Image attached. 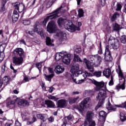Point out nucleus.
<instances>
[{"label": "nucleus", "mask_w": 126, "mask_h": 126, "mask_svg": "<svg viewBox=\"0 0 126 126\" xmlns=\"http://www.w3.org/2000/svg\"><path fill=\"white\" fill-rule=\"evenodd\" d=\"M92 82L93 84L95 86L94 88V90L95 91H99L100 90L99 93H98V96L96 97L97 99L99 100V102L95 107V111H97L99 108L101 107L102 105H103L105 102V99L107 98V89L105 87V90L103 89H101L103 88L104 86H105V83L104 82H97L95 80H92Z\"/></svg>", "instance_id": "1"}, {"label": "nucleus", "mask_w": 126, "mask_h": 126, "mask_svg": "<svg viewBox=\"0 0 126 126\" xmlns=\"http://www.w3.org/2000/svg\"><path fill=\"white\" fill-rule=\"evenodd\" d=\"M14 55H17L19 56H14L12 57V63L16 65V66H19L22 65L24 59L23 56H24V51L21 48H16L14 50Z\"/></svg>", "instance_id": "2"}, {"label": "nucleus", "mask_w": 126, "mask_h": 126, "mask_svg": "<svg viewBox=\"0 0 126 126\" xmlns=\"http://www.w3.org/2000/svg\"><path fill=\"white\" fill-rule=\"evenodd\" d=\"M59 26L63 27V26H64L68 31L69 32H74L76 30L79 31L80 28L77 27L73 23L71 22V21H68L66 19H63L62 18H60L57 21Z\"/></svg>", "instance_id": "3"}, {"label": "nucleus", "mask_w": 126, "mask_h": 126, "mask_svg": "<svg viewBox=\"0 0 126 126\" xmlns=\"http://www.w3.org/2000/svg\"><path fill=\"white\" fill-rule=\"evenodd\" d=\"M62 8H64V11H66V10L68 9L67 8V4L63 2L60 8L57 9L53 12L49 14L48 16L44 19L42 23L44 27L46 26V24H47V23L49 21V19H56V18H58L59 17V13L61 12V9H62Z\"/></svg>", "instance_id": "4"}, {"label": "nucleus", "mask_w": 126, "mask_h": 126, "mask_svg": "<svg viewBox=\"0 0 126 126\" xmlns=\"http://www.w3.org/2000/svg\"><path fill=\"white\" fill-rule=\"evenodd\" d=\"M70 71L74 75V76H76V77L80 73L81 76H83L84 79H86L87 76H92L91 73H89L87 71L80 73L79 72V64H74L71 68Z\"/></svg>", "instance_id": "5"}, {"label": "nucleus", "mask_w": 126, "mask_h": 126, "mask_svg": "<svg viewBox=\"0 0 126 126\" xmlns=\"http://www.w3.org/2000/svg\"><path fill=\"white\" fill-rule=\"evenodd\" d=\"M117 72L118 73L119 77V84L116 86V90H120V89H122V90H125L126 89V87L125 86V83L126 82V79L124 77V74L121 69V66H118V69L117 70Z\"/></svg>", "instance_id": "6"}, {"label": "nucleus", "mask_w": 126, "mask_h": 126, "mask_svg": "<svg viewBox=\"0 0 126 126\" xmlns=\"http://www.w3.org/2000/svg\"><path fill=\"white\" fill-rule=\"evenodd\" d=\"M35 32H36L37 34L41 36L42 39H44L45 34H44V31L42 28H41V26L39 25V22H36L34 26V30L33 31H28L27 32L28 34L31 35V36H35Z\"/></svg>", "instance_id": "7"}, {"label": "nucleus", "mask_w": 126, "mask_h": 126, "mask_svg": "<svg viewBox=\"0 0 126 126\" xmlns=\"http://www.w3.org/2000/svg\"><path fill=\"white\" fill-rule=\"evenodd\" d=\"M94 117V113L92 111H89L87 113L86 120L84 123V126H95L96 123L92 119Z\"/></svg>", "instance_id": "8"}, {"label": "nucleus", "mask_w": 126, "mask_h": 126, "mask_svg": "<svg viewBox=\"0 0 126 126\" xmlns=\"http://www.w3.org/2000/svg\"><path fill=\"white\" fill-rule=\"evenodd\" d=\"M116 107H118V108H126V101L119 105H112L111 103L108 101L106 105V109H107L109 113H110V112H115L117 109Z\"/></svg>", "instance_id": "9"}, {"label": "nucleus", "mask_w": 126, "mask_h": 126, "mask_svg": "<svg viewBox=\"0 0 126 126\" xmlns=\"http://www.w3.org/2000/svg\"><path fill=\"white\" fill-rule=\"evenodd\" d=\"M108 45L111 46L114 50H117L120 47V41L119 39H114L112 36H110L108 39Z\"/></svg>", "instance_id": "10"}, {"label": "nucleus", "mask_w": 126, "mask_h": 126, "mask_svg": "<svg viewBox=\"0 0 126 126\" xmlns=\"http://www.w3.org/2000/svg\"><path fill=\"white\" fill-rule=\"evenodd\" d=\"M90 97H87L81 102L79 107L77 109L80 114H82L84 109H86V105L88 102H90Z\"/></svg>", "instance_id": "11"}, {"label": "nucleus", "mask_w": 126, "mask_h": 126, "mask_svg": "<svg viewBox=\"0 0 126 126\" xmlns=\"http://www.w3.org/2000/svg\"><path fill=\"white\" fill-rule=\"evenodd\" d=\"M57 29L58 28L55 21H50L49 22L47 27V32L49 33H55Z\"/></svg>", "instance_id": "12"}, {"label": "nucleus", "mask_w": 126, "mask_h": 126, "mask_svg": "<svg viewBox=\"0 0 126 126\" xmlns=\"http://www.w3.org/2000/svg\"><path fill=\"white\" fill-rule=\"evenodd\" d=\"M15 101H16L15 99L8 97L6 100V107L8 109H13L15 107Z\"/></svg>", "instance_id": "13"}, {"label": "nucleus", "mask_w": 126, "mask_h": 126, "mask_svg": "<svg viewBox=\"0 0 126 126\" xmlns=\"http://www.w3.org/2000/svg\"><path fill=\"white\" fill-rule=\"evenodd\" d=\"M63 62L65 64H69L70 63V61L71 60V57L70 55L67 54V53L64 52V54L62 58Z\"/></svg>", "instance_id": "14"}, {"label": "nucleus", "mask_w": 126, "mask_h": 126, "mask_svg": "<svg viewBox=\"0 0 126 126\" xmlns=\"http://www.w3.org/2000/svg\"><path fill=\"white\" fill-rule=\"evenodd\" d=\"M83 63H85L87 68L89 71L91 72H93V71H94V67H93L92 63L90 62L89 60H88L86 58H84Z\"/></svg>", "instance_id": "15"}, {"label": "nucleus", "mask_w": 126, "mask_h": 126, "mask_svg": "<svg viewBox=\"0 0 126 126\" xmlns=\"http://www.w3.org/2000/svg\"><path fill=\"white\" fill-rule=\"evenodd\" d=\"M105 58L104 59L106 62H109L112 59V56H111V51L109 49V45H107L105 48Z\"/></svg>", "instance_id": "16"}, {"label": "nucleus", "mask_w": 126, "mask_h": 126, "mask_svg": "<svg viewBox=\"0 0 126 126\" xmlns=\"http://www.w3.org/2000/svg\"><path fill=\"white\" fill-rule=\"evenodd\" d=\"M15 9H17L19 12H22L25 8V6L22 3L16 2L14 5Z\"/></svg>", "instance_id": "17"}, {"label": "nucleus", "mask_w": 126, "mask_h": 126, "mask_svg": "<svg viewBox=\"0 0 126 126\" xmlns=\"http://www.w3.org/2000/svg\"><path fill=\"white\" fill-rule=\"evenodd\" d=\"M67 103V101L63 99L58 100L56 105L57 106V108H65V107H66Z\"/></svg>", "instance_id": "18"}, {"label": "nucleus", "mask_w": 126, "mask_h": 126, "mask_svg": "<svg viewBox=\"0 0 126 126\" xmlns=\"http://www.w3.org/2000/svg\"><path fill=\"white\" fill-rule=\"evenodd\" d=\"M54 71L57 74H61V73H63L64 71V67L63 66L57 65L54 68Z\"/></svg>", "instance_id": "19"}, {"label": "nucleus", "mask_w": 126, "mask_h": 126, "mask_svg": "<svg viewBox=\"0 0 126 126\" xmlns=\"http://www.w3.org/2000/svg\"><path fill=\"white\" fill-rule=\"evenodd\" d=\"M96 61L94 62V66L95 67H98L101 64V63H102V57H101L99 55L95 56Z\"/></svg>", "instance_id": "20"}, {"label": "nucleus", "mask_w": 126, "mask_h": 126, "mask_svg": "<svg viewBox=\"0 0 126 126\" xmlns=\"http://www.w3.org/2000/svg\"><path fill=\"white\" fill-rule=\"evenodd\" d=\"M99 121L102 123H105L106 117H107V113L104 111H101L99 112Z\"/></svg>", "instance_id": "21"}, {"label": "nucleus", "mask_w": 126, "mask_h": 126, "mask_svg": "<svg viewBox=\"0 0 126 126\" xmlns=\"http://www.w3.org/2000/svg\"><path fill=\"white\" fill-rule=\"evenodd\" d=\"M19 14L16 10H14L13 15L12 16V20L13 22H16L18 20Z\"/></svg>", "instance_id": "22"}, {"label": "nucleus", "mask_w": 126, "mask_h": 126, "mask_svg": "<svg viewBox=\"0 0 126 126\" xmlns=\"http://www.w3.org/2000/svg\"><path fill=\"white\" fill-rule=\"evenodd\" d=\"M64 54V52L62 51L61 52L57 53L55 56V60L56 62H59L60 60H62L63 57V54Z\"/></svg>", "instance_id": "23"}, {"label": "nucleus", "mask_w": 126, "mask_h": 126, "mask_svg": "<svg viewBox=\"0 0 126 126\" xmlns=\"http://www.w3.org/2000/svg\"><path fill=\"white\" fill-rule=\"evenodd\" d=\"M103 74L104 76H105V77H107V78H109V77L111 76L112 74L111 69L110 68H107L104 69L103 71Z\"/></svg>", "instance_id": "24"}, {"label": "nucleus", "mask_w": 126, "mask_h": 126, "mask_svg": "<svg viewBox=\"0 0 126 126\" xmlns=\"http://www.w3.org/2000/svg\"><path fill=\"white\" fill-rule=\"evenodd\" d=\"M18 105L23 106V107H27L29 105V102L26 100L20 99L18 102Z\"/></svg>", "instance_id": "25"}, {"label": "nucleus", "mask_w": 126, "mask_h": 126, "mask_svg": "<svg viewBox=\"0 0 126 126\" xmlns=\"http://www.w3.org/2000/svg\"><path fill=\"white\" fill-rule=\"evenodd\" d=\"M45 105H47L48 108H55V103L51 100H45Z\"/></svg>", "instance_id": "26"}, {"label": "nucleus", "mask_w": 126, "mask_h": 126, "mask_svg": "<svg viewBox=\"0 0 126 126\" xmlns=\"http://www.w3.org/2000/svg\"><path fill=\"white\" fill-rule=\"evenodd\" d=\"M44 75L45 76L46 80L51 82L52 80V78H53L54 76H55V74L52 73L50 75H46V74H44Z\"/></svg>", "instance_id": "27"}, {"label": "nucleus", "mask_w": 126, "mask_h": 126, "mask_svg": "<svg viewBox=\"0 0 126 126\" xmlns=\"http://www.w3.org/2000/svg\"><path fill=\"white\" fill-rule=\"evenodd\" d=\"M57 36L61 39H66V33L63 32H60V33L57 34Z\"/></svg>", "instance_id": "28"}, {"label": "nucleus", "mask_w": 126, "mask_h": 126, "mask_svg": "<svg viewBox=\"0 0 126 126\" xmlns=\"http://www.w3.org/2000/svg\"><path fill=\"white\" fill-rule=\"evenodd\" d=\"M9 81H10V78L8 76H5L3 78L2 82L5 86L7 85V83H8Z\"/></svg>", "instance_id": "29"}, {"label": "nucleus", "mask_w": 126, "mask_h": 126, "mask_svg": "<svg viewBox=\"0 0 126 126\" xmlns=\"http://www.w3.org/2000/svg\"><path fill=\"white\" fill-rule=\"evenodd\" d=\"M79 99V96L76 97H71L69 98V104H74L77 101V99Z\"/></svg>", "instance_id": "30"}, {"label": "nucleus", "mask_w": 126, "mask_h": 126, "mask_svg": "<svg viewBox=\"0 0 126 126\" xmlns=\"http://www.w3.org/2000/svg\"><path fill=\"white\" fill-rule=\"evenodd\" d=\"M46 45L47 46H53V41H52V39H51V38L49 36H47L46 38Z\"/></svg>", "instance_id": "31"}, {"label": "nucleus", "mask_w": 126, "mask_h": 126, "mask_svg": "<svg viewBox=\"0 0 126 126\" xmlns=\"http://www.w3.org/2000/svg\"><path fill=\"white\" fill-rule=\"evenodd\" d=\"M122 29V27L117 23H115L113 26V30L114 31H120Z\"/></svg>", "instance_id": "32"}, {"label": "nucleus", "mask_w": 126, "mask_h": 126, "mask_svg": "<svg viewBox=\"0 0 126 126\" xmlns=\"http://www.w3.org/2000/svg\"><path fill=\"white\" fill-rule=\"evenodd\" d=\"M7 0H3V1H2V5L0 9L1 12H3L5 10V4L7 2Z\"/></svg>", "instance_id": "33"}, {"label": "nucleus", "mask_w": 126, "mask_h": 126, "mask_svg": "<svg viewBox=\"0 0 126 126\" xmlns=\"http://www.w3.org/2000/svg\"><path fill=\"white\" fill-rule=\"evenodd\" d=\"M74 62H78V63H82V60L80 59V57L76 54L74 55Z\"/></svg>", "instance_id": "34"}, {"label": "nucleus", "mask_w": 126, "mask_h": 126, "mask_svg": "<svg viewBox=\"0 0 126 126\" xmlns=\"http://www.w3.org/2000/svg\"><path fill=\"white\" fill-rule=\"evenodd\" d=\"M72 79L73 82H75L76 84H81V83H83L84 82V79L79 80L78 81H76V79L74 77H72Z\"/></svg>", "instance_id": "35"}, {"label": "nucleus", "mask_w": 126, "mask_h": 126, "mask_svg": "<svg viewBox=\"0 0 126 126\" xmlns=\"http://www.w3.org/2000/svg\"><path fill=\"white\" fill-rule=\"evenodd\" d=\"M37 117L39 119L41 120V121H43V122H45L46 121V115H42V114H37Z\"/></svg>", "instance_id": "36"}, {"label": "nucleus", "mask_w": 126, "mask_h": 126, "mask_svg": "<svg viewBox=\"0 0 126 126\" xmlns=\"http://www.w3.org/2000/svg\"><path fill=\"white\" fill-rule=\"evenodd\" d=\"M56 0H49V1L46 4V8H50L51 6L53 5V3L55 2Z\"/></svg>", "instance_id": "37"}, {"label": "nucleus", "mask_w": 126, "mask_h": 126, "mask_svg": "<svg viewBox=\"0 0 126 126\" xmlns=\"http://www.w3.org/2000/svg\"><path fill=\"white\" fill-rule=\"evenodd\" d=\"M78 17L79 18H81V17H83L84 16V12L83 11V9H79L78 10Z\"/></svg>", "instance_id": "38"}, {"label": "nucleus", "mask_w": 126, "mask_h": 126, "mask_svg": "<svg viewBox=\"0 0 126 126\" xmlns=\"http://www.w3.org/2000/svg\"><path fill=\"white\" fill-rule=\"evenodd\" d=\"M94 75L96 77H100L101 75H102V72L101 71H95L94 73Z\"/></svg>", "instance_id": "39"}, {"label": "nucleus", "mask_w": 126, "mask_h": 126, "mask_svg": "<svg viewBox=\"0 0 126 126\" xmlns=\"http://www.w3.org/2000/svg\"><path fill=\"white\" fill-rule=\"evenodd\" d=\"M120 17V14L118 13H115L112 16L111 18L112 21H114L118 18V17Z\"/></svg>", "instance_id": "40"}, {"label": "nucleus", "mask_w": 126, "mask_h": 126, "mask_svg": "<svg viewBox=\"0 0 126 126\" xmlns=\"http://www.w3.org/2000/svg\"><path fill=\"white\" fill-rule=\"evenodd\" d=\"M121 42L122 43V44H126V35H124L121 36V37L120 38Z\"/></svg>", "instance_id": "41"}, {"label": "nucleus", "mask_w": 126, "mask_h": 126, "mask_svg": "<svg viewBox=\"0 0 126 126\" xmlns=\"http://www.w3.org/2000/svg\"><path fill=\"white\" fill-rule=\"evenodd\" d=\"M120 120L121 122H125V121H126V116L123 113H120Z\"/></svg>", "instance_id": "42"}, {"label": "nucleus", "mask_w": 126, "mask_h": 126, "mask_svg": "<svg viewBox=\"0 0 126 126\" xmlns=\"http://www.w3.org/2000/svg\"><path fill=\"white\" fill-rule=\"evenodd\" d=\"M45 69H48L49 73H51V74L54 73V69L52 67H44V70H45Z\"/></svg>", "instance_id": "43"}, {"label": "nucleus", "mask_w": 126, "mask_h": 126, "mask_svg": "<svg viewBox=\"0 0 126 126\" xmlns=\"http://www.w3.org/2000/svg\"><path fill=\"white\" fill-rule=\"evenodd\" d=\"M23 21V23L25 25H30V24H31V21L29 19H26Z\"/></svg>", "instance_id": "44"}, {"label": "nucleus", "mask_w": 126, "mask_h": 126, "mask_svg": "<svg viewBox=\"0 0 126 126\" xmlns=\"http://www.w3.org/2000/svg\"><path fill=\"white\" fill-rule=\"evenodd\" d=\"M81 47L80 46H77L76 49H75V52L77 54H80V53L82 52Z\"/></svg>", "instance_id": "45"}, {"label": "nucleus", "mask_w": 126, "mask_h": 126, "mask_svg": "<svg viewBox=\"0 0 126 126\" xmlns=\"http://www.w3.org/2000/svg\"><path fill=\"white\" fill-rule=\"evenodd\" d=\"M36 121H37V119L36 118V117H35V116H33L32 121L28 122L27 124L28 125H32V124H33V123H35V122H36Z\"/></svg>", "instance_id": "46"}, {"label": "nucleus", "mask_w": 126, "mask_h": 126, "mask_svg": "<svg viewBox=\"0 0 126 126\" xmlns=\"http://www.w3.org/2000/svg\"><path fill=\"white\" fill-rule=\"evenodd\" d=\"M109 86H113L114 85V77L113 76H111V79L108 83Z\"/></svg>", "instance_id": "47"}, {"label": "nucleus", "mask_w": 126, "mask_h": 126, "mask_svg": "<svg viewBox=\"0 0 126 126\" xmlns=\"http://www.w3.org/2000/svg\"><path fill=\"white\" fill-rule=\"evenodd\" d=\"M43 9H44V6L42 5L38 8V11L37 12L38 14H41V13L43 12Z\"/></svg>", "instance_id": "48"}, {"label": "nucleus", "mask_w": 126, "mask_h": 126, "mask_svg": "<svg viewBox=\"0 0 126 126\" xmlns=\"http://www.w3.org/2000/svg\"><path fill=\"white\" fill-rule=\"evenodd\" d=\"M29 80H30V78H29L28 76H24V80L23 81V83L28 82V81H29Z\"/></svg>", "instance_id": "49"}, {"label": "nucleus", "mask_w": 126, "mask_h": 126, "mask_svg": "<svg viewBox=\"0 0 126 126\" xmlns=\"http://www.w3.org/2000/svg\"><path fill=\"white\" fill-rule=\"evenodd\" d=\"M4 59V53H0V63H1Z\"/></svg>", "instance_id": "50"}, {"label": "nucleus", "mask_w": 126, "mask_h": 126, "mask_svg": "<svg viewBox=\"0 0 126 126\" xmlns=\"http://www.w3.org/2000/svg\"><path fill=\"white\" fill-rule=\"evenodd\" d=\"M3 46H4V44H1L0 45V54H1V53H3V52H4V49L5 48Z\"/></svg>", "instance_id": "51"}, {"label": "nucleus", "mask_w": 126, "mask_h": 126, "mask_svg": "<svg viewBox=\"0 0 126 126\" xmlns=\"http://www.w3.org/2000/svg\"><path fill=\"white\" fill-rule=\"evenodd\" d=\"M36 66L38 68V69L39 70V71H41V68H42V63H37L36 64Z\"/></svg>", "instance_id": "52"}, {"label": "nucleus", "mask_w": 126, "mask_h": 126, "mask_svg": "<svg viewBox=\"0 0 126 126\" xmlns=\"http://www.w3.org/2000/svg\"><path fill=\"white\" fill-rule=\"evenodd\" d=\"M117 7L116 10L117 11H120V10H121V9H122V5L121 4L118 3L117 4Z\"/></svg>", "instance_id": "53"}, {"label": "nucleus", "mask_w": 126, "mask_h": 126, "mask_svg": "<svg viewBox=\"0 0 126 126\" xmlns=\"http://www.w3.org/2000/svg\"><path fill=\"white\" fill-rule=\"evenodd\" d=\"M105 2H106V0H100V4L102 6H104V5H105Z\"/></svg>", "instance_id": "54"}, {"label": "nucleus", "mask_w": 126, "mask_h": 126, "mask_svg": "<svg viewBox=\"0 0 126 126\" xmlns=\"http://www.w3.org/2000/svg\"><path fill=\"white\" fill-rule=\"evenodd\" d=\"M10 68H11V69H12V70H13L14 73H16V72H17V70L14 69V68L13 67V66L12 65V63L10 64Z\"/></svg>", "instance_id": "55"}, {"label": "nucleus", "mask_w": 126, "mask_h": 126, "mask_svg": "<svg viewBox=\"0 0 126 126\" xmlns=\"http://www.w3.org/2000/svg\"><path fill=\"white\" fill-rule=\"evenodd\" d=\"M20 44L25 45L26 46V42H25V40L24 39H22L20 41Z\"/></svg>", "instance_id": "56"}, {"label": "nucleus", "mask_w": 126, "mask_h": 126, "mask_svg": "<svg viewBox=\"0 0 126 126\" xmlns=\"http://www.w3.org/2000/svg\"><path fill=\"white\" fill-rule=\"evenodd\" d=\"M54 90H55V88L54 87H49V89L48 91L49 92H50V93H52L53 91H54Z\"/></svg>", "instance_id": "57"}, {"label": "nucleus", "mask_w": 126, "mask_h": 126, "mask_svg": "<svg viewBox=\"0 0 126 126\" xmlns=\"http://www.w3.org/2000/svg\"><path fill=\"white\" fill-rule=\"evenodd\" d=\"M41 102V99H37L35 100V101L34 102V105H36V103L37 102V105H40V102Z\"/></svg>", "instance_id": "58"}, {"label": "nucleus", "mask_w": 126, "mask_h": 126, "mask_svg": "<svg viewBox=\"0 0 126 126\" xmlns=\"http://www.w3.org/2000/svg\"><path fill=\"white\" fill-rule=\"evenodd\" d=\"M41 87H42L43 90H44V91H47V90H46V85H45V84L42 83V84L41 85Z\"/></svg>", "instance_id": "59"}, {"label": "nucleus", "mask_w": 126, "mask_h": 126, "mask_svg": "<svg viewBox=\"0 0 126 126\" xmlns=\"http://www.w3.org/2000/svg\"><path fill=\"white\" fill-rule=\"evenodd\" d=\"M49 122H50V123H53L54 122V117L53 116H51L48 119Z\"/></svg>", "instance_id": "60"}, {"label": "nucleus", "mask_w": 126, "mask_h": 126, "mask_svg": "<svg viewBox=\"0 0 126 126\" xmlns=\"http://www.w3.org/2000/svg\"><path fill=\"white\" fill-rule=\"evenodd\" d=\"M15 126H21V123L18 121H16Z\"/></svg>", "instance_id": "61"}, {"label": "nucleus", "mask_w": 126, "mask_h": 126, "mask_svg": "<svg viewBox=\"0 0 126 126\" xmlns=\"http://www.w3.org/2000/svg\"><path fill=\"white\" fill-rule=\"evenodd\" d=\"M35 3H36V0H33L31 3V6H34Z\"/></svg>", "instance_id": "62"}, {"label": "nucleus", "mask_w": 126, "mask_h": 126, "mask_svg": "<svg viewBox=\"0 0 126 126\" xmlns=\"http://www.w3.org/2000/svg\"><path fill=\"white\" fill-rule=\"evenodd\" d=\"M5 63L2 66V71H4V70H5Z\"/></svg>", "instance_id": "63"}, {"label": "nucleus", "mask_w": 126, "mask_h": 126, "mask_svg": "<svg viewBox=\"0 0 126 126\" xmlns=\"http://www.w3.org/2000/svg\"><path fill=\"white\" fill-rule=\"evenodd\" d=\"M66 121H64L63 124L61 126H66Z\"/></svg>", "instance_id": "64"}]
</instances>
